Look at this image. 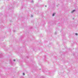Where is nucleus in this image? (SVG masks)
Listing matches in <instances>:
<instances>
[{
  "instance_id": "obj_3",
  "label": "nucleus",
  "mask_w": 78,
  "mask_h": 78,
  "mask_svg": "<svg viewBox=\"0 0 78 78\" xmlns=\"http://www.w3.org/2000/svg\"><path fill=\"white\" fill-rule=\"evenodd\" d=\"M75 34L76 36H77V33H76Z\"/></svg>"
},
{
  "instance_id": "obj_6",
  "label": "nucleus",
  "mask_w": 78,
  "mask_h": 78,
  "mask_svg": "<svg viewBox=\"0 0 78 78\" xmlns=\"http://www.w3.org/2000/svg\"><path fill=\"white\" fill-rule=\"evenodd\" d=\"M45 6H47L46 5Z\"/></svg>"
},
{
  "instance_id": "obj_1",
  "label": "nucleus",
  "mask_w": 78,
  "mask_h": 78,
  "mask_svg": "<svg viewBox=\"0 0 78 78\" xmlns=\"http://www.w3.org/2000/svg\"><path fill=\"white\" fill-rule=\"evenodd\" d=\"M55 14L56 13H54L52 15V16H55Z\"/></svg>"
},
{
  "instance_id": "obj_4",
  "label": "nucleus",
  "mask_w": 78,
  "mask_h": 78,
  "mask_svg": "<svg viewBox=\"0 0 78 78\" xmlns=\"http://www.w3.org/2000/svg\"><path fill=\"white\" fill-rule=\"evenodd\" d=\"M23 75H25V73H23Z\"/></svg>"
},
{
  "instance_id": "obj_5",
  "label": "nucleus",
  "mask_w": 78,
  "mask_h": 78,
  "mask_svg": "<svg viewBox=\"0 0 78 78\" xmlns=\"http://www.w3.org/2000/svg\"><path fill=\"white\" fill-rule=\"evenodd\" d=\"M13 61H16V60L14 59L13 60Z\"/></svg>"
},
{
  "instance_id": "obj_2",
  "label": "nucleus",
  "mask_w": 78,
  "mask_h": 78,
  "mask_svg": "<svg viewBox=\"0 0 78 78\" xmlns=\"http://www.w3.org/2000/svg\"><path fill=\"white\" fill-rule=\"evenodd\" d=\"M75 11V10H73L72 12H74Z\"/></svg>"
}]
</instances>
